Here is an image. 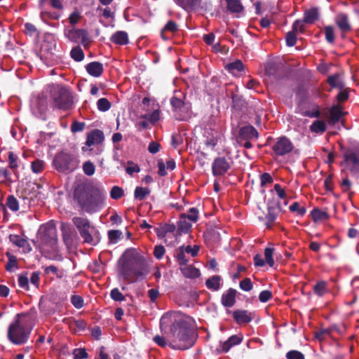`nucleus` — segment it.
<instances>
[{
  "mask_svg": "<svg viewBox=\"0 0 359 359\" xmlns=\"http://www.w3.org/2000/svg\"><path fill=\"white\" fill-rule=\"evenodd\" d=\"M110 296L114 301L121 302L125 300L124 295L118 288H114L111 291Z\"/></svg>",
  "mask_w": 359,
  "mask_h": 359,
  "instance_id": "obj_50",
  "label": "nucleus"
},
{
  "mask_svg": "<svg viewBox=\"0 0 359 359\" xmlns=\"http://www.w3.org/2000/svg\"><path fill=\"white\" fill-rule=\"evenodd\" d=\"M97 109L101 111H106L111 107L110 102L106 98H100L97 102Z\"/></svg>",
  "mask_w": 359,
  "mask_h": 359,
  "instance_id": "obj_44",
  "label": "nucleus"
},
{
  "mask_svg": "<svg viewBox=\"0 0 359 359\" xmlns=\"http://www.w3.org/2000/svg\"><path fill=\"white\" fill-rule=\"evenodd\" d=\"M31 168L33 172L40 173L45 168V162L41 159H36L32 163Z\"/></svg>",
  "mask_w": 359,
  "mask_h": 359,
  "instance_id": "obj_40",
  "label": "nucleus"
},
{
  "mask_svg": "<svg viewBox=\"0 0 359 359\" xmlns=\"http://www.w3.org/2000/svg\"><path fill=\"white\" fill-rule=\"evenodd\" d=\"M273 249L267 248L264 250V257L266 262L270 266H273L274 265V261L273 259Z\"/></svg>",
  "mask_w": 359,
  "mask_h": 359,
  "instance_id": "obj_47",
  "label": "nucleus"
},
{
  "mask_svg": "<svg viewBox=\"0 0 359 359\" xmlns=\"http://www.w3.org/2000/svg\"><path fill=\"white\" fill-rule=\"evenodd\" d=\"M183 276L188 278H196L200 276V271L193 265L186 264L180 267Z\"/></svg>",
  "mask_w": 359,
  "mask_h": 359,
  "instance_id": "obj_22",
  "label": "nucleus"
},
{
  "mask_svg": "<svg viewBox=\"0 0 359 359\" xmlns=\"http://www.w3.org/2000/svg\"><path fill=\"white\" fill-rule=\"evenodd\" d=\"M119 273L129 283H135L146 278L149 267L143 255L135 248H128L118 261Z\"/></svg>",
  "mask_w": 359,
  "mask_h": 359,
  "instance_id": "obj_2",
  "label": "nucleus"
},
{
  "mask_svg": "<svg viewBox=\"0 0 359 359\" xmlns=\"http://www.w3.org/2000/svg\"><path fill=\"white\" fill-rule=\"evenodd\" d=\"M257 130L252 126H245L238 130L236 140L238 144L246 149L252 147L251 141L258 138Z\"/></svg>",
  "mask_w": 359,
  "mask_h": 359,
  "instance_id": "obj_8",
  "label": "nucleus"
},
{
  "mask_svg": "<svg viewBox=\"0 0 359 359\" xmlns=\"http://www.w3.org/2000/svg\"><path fill=\"white\" fill-rule=\"evenodd\" d=\"M81 18V13L79 11H75L69 15V21L71 25H74L80 21Z\"/></svg>",
  "mask_w": 359,
  "mask_h": 359,
  "instance_id": "obj_57",
  "label": "nucleus"
},
{
  "mask_svg": "<svg viewBox=\"0 0 359 359\" xmlns=\"http://www.w3.org/2000/svg\"><path fill=\"white\" fill-rule=\"evenodd\" d=\"M51 98L55 107L67 111L73 106V100L69 90L60 85H54L50 90Z\"/></svg>",
  "mask_w": 359,
  "mask_h": 359,
  "instance_id": "obj_5",
  "label": "nucleus"
},
{
  "mask_svg": "<svg viewBox=\"0 0 359 359\" xmlns=\"http://www.w3.org/2000/svg\"><path fill=\"white\" fill-rule=\"evenodd\" d=\"M290 210L292 212H296L299 216H302L306 212V208L304 206H301L299 203L294 202L290 206Z\"/></svg>",
  "mask_w": 359,
  "mask_h": 359,
  "instance_id": "obj_46",
  "label": "nucleus"
},
{
  "mask_svg": "<svg viewBox=\"0 0 359 359\" xmlns=\"http://www.w3.org/2000/svg\"><path fill=\"white\" fill-rule=\"evenodd\" d=\"M318 18V11L317 8H311L304 13V22L312 24Z\"/></svg>",
  "mask_w": 359,
  "mask_h": 359,
  "instance_id": "obj_28",
  "label": "nucleus"
},
{
  "mask_svg": "<svg viewBox=\"0 0 359 359\" xmlns=\"http://www.w3.org/2000/svg\"><path fill=\"white\" fill-rule=\"evenodd\" d=\"M310 130L316 133H323L326 130V123L324 121L317 120L311 125Z\"/></svg>",
  "mask_w": 359,
  "mask_h": 359,
  "instance_id": "obj_32",
  "label": "nucleus"
},
{
  "mask_svg": "<svg viewBox=\"0 0 359 359\" xmlns=\"http://www.w3.org/2000/svg\"><path fill=\"white\" fill-rule=\"evenodd\" d=\"M110 196L113 199H118L123 196V190L119 187L114 186L110 191Z\"/></svg>",
  "mask_w": 359,
  "mask_h": 359,
  "instance_id": "obj_48",
  "label": "nucleus"
},
{
  "mask_svg": "<svg viewBox=\"0 0 359 359\" xmlns=\"http://www.w3.org/2000/svg\"><path fill=\"white\" fill-rule=\"evenodd\" d=\"M72 304L77 309H81L83 306V300L81 296L74 295L71 298Z\"/></svg>",
  "mask_w": 359,
  "mask_h": 359,
  "instance_id": "obj_58",
  "label": "nucleus"
},
{
  "mask_svg": "<svg viewBox=\"0 0 359 359\" xmlns=\"http://www.w3.org/2000/svg\"><path fill=\"white\" fill-rule=\"evenodd\" d=\"M195 325L191 316L180 311L167 312L160 320V328L165 337L156 335L154 341L162 347L168 344L174 349H188L196 340Z\"/></svg>",
  "mask_w": 359,
  "mask_h": 359,
  "instance_id": "obj_1",
  "label": "nucleus"
},
{
  "mask_svg": "<svg viewBox=\"0 0 359 359\" xmlns=\"http://www.w3.org/2000/svg\"><path fill=\"white\" fill-rule=\"evenodd\" d=\"M65 36L71 41L74 43L81 42L86 47L90 42L88 33L83 29H65Z\"/></svg>",
  "mask_w": 359,
  "mask_h": 359,
  "instance_id": "obj_9",
  "label": "nucleus"
},
{
  "mask_svg": "<svg viewBox=\"0 0 359 359\" xmlns=\"http://www.w3.org/2000/svg\"><path fill=\"white\" fill-rule=\"evenodd\" d=\"M72 221L79 232L84 229H92L89 221L86 218L76 217H74Z\"/></svg>",
  "mask_w": 359,
  "mask_h": 359,
  "instance_id": "obj_27",
  "label": "nucleus"
},
{
  "mask_svg": "<svg viewBox=\"0 0 359 359\" xmlns=\"http://www.w3.org/2000/svg\"><path fill=\"white\" fill-rule=\"evenodd\" d=\"M191 224L187 222L185 218L180 216V220L178 223L179 229L182 231L187 232L191 228Z\"/></svg>",
  "mask_w": 359,
  "mask_h": 359,
  "instance_id": "obj_55",
  "label": "nucleus"
},
{
  "mask_svg": "<svg viewBox=\"0 0 359 359\" xmlns=\"http://www.w3.org/2000/svg\"><path fill=\"white\" fill-rule=\"evenodd\" d=\"M31 330L32 327L22 318V315L18 314L8 327V337L12 343L22 344L27 341Z\"/></svg>",
  "mask_w": 359,
  "mask_h": 359,
  "instance_id": "obj_4",
  "label": "nucleus"
},
{
  "mask_svg": "<svg viewBox=\"0 0 359 359\" xmlns=\"http://www.w3.org/2000/svg\"><path fill=\"white\" fill-rule=\"evenodd\" d=\"M123 236L120 230H110L108 231V238L111 243H116Z\"/></svg>",
  "mask_w": 359,
  "mask_h": 359,
  "instance_id": "obj_39",
  "label": "nucleus"
},
{
  "mask_svg": "<svg viewBox=\"0 0 359 359\" xmlns=\"http://www.w3.org/2000/svg\"><path fill=\"white\" fill-rule=\"evenodd\" d=\"M175 2L185 10L199 8L201 0H174Z\"/></svg>",
  "mask_w": 359,
  "mask_h": 359,
  "instance_id": "obj_23",
  "label": "nucleus"
},
{
  "mask_svg": "<svg viewBox=\"0 0 359 359\" xmlns=\"http://www.w3.org/2000/svg\"><path fill=\"white\" fill-rule=\"evenodd\" d=\"M149 194H150V190L148 188L137 187L135 190V192H134V196L136 199H137L139 201H142Z\"/></svg>",
  "mask_w": 359,
  "mask_h": 359,
  "instance_id": "obj_33",
  "label": "nucleus"
},
{
  "mask_svg": "<svg viewBox=\"0 0 359 359\" xmlns=\"http://www.w3.org/2000/svg\"><path fill=\"white\" fill-rule=\"evenodd\" d=\"M71 57L77 62H80L84 58V53L80 46L73 48L70 52Z\"/></svg>",
  "mask_w": 359,
  "mask_h": 359,
  "instance_id": "obj_37",
  "label": "nucleus"
},
{
  "mask_svg": "<svg viewBox=\"0 0 359 359\" xmlns=\"http://www.w3.org/2000/svg\"><path fill=\"white\" fill-rule=\"evenodd\" d=\"M236 291L234 289L228 290L222 297V303L226 307H231L236 302Z\"/></svg>",
  "mask_w": 359,
  "mask_h": 359,
  "instance_id": "obj_20",
  "label": "nucleus"
},
{
  "mask_svg": "<svg viewBox=\"0 0 359 359\" xmlns=\"http://www.w3.org/2000/svg\"><path fill=\"white\" fill-rule=\"evenodd\" d=\"M177 24L174 21L170 20L167 22V24L165 25L164 28L163 29L162 34L165 32H170L174 33L175 32L177 31Z\"/></svg>",
  "mask_w": 359,
  "mask_h": 359,
  "instance_id": "obj_54",
  "label": "nucleus"
},
{
  "mask_svg": "<svg viewBox=\"0 0 359 359\" xmlns=\"http://www.w3.org/2000/svg\"><path fill=\"white\" fill-rule=\"evenodd\" d=\"M86 69L90 75L99 77L103 72V65L99 62H92L86 66Z\"/></svg>",
  "mask_w": 359,
  "mask_h": 359,
  "instance_id": "obj_18",
  "label": "nucleus"
},
{
  "mask_svg": "<svg viewBox=\"0 0 359 359\" xmlns=\"http://www.w3.org/2000/svg\"><path fill=\"white\" fill-rule=\"evenodd\" d=\"M225 68L233 76H239L244 70V65L241 60H237L226 65Z\"/></svg>",
  "mask_w": 359,
  "mask_h": 359,
  "instance_id": "obj_21",
  "label": "nucleus"
},
{
  "mask_svg": "<svg viewBox=\"0 0 359 359\" xmlns=\"http://www.w3.org/2000/svg\"><path fill=\"white\" fill-rule=\"evenodd\" d=\"M95 359H109L104 347L102 346L97 350Z\"/></svg>",
  "mask_w": 359,
  "mask_h": 359,
  "instance_id": "obj_64",
  "label": "nucleus"
},
{
  "mask_svg": "<svg viewBox=\"0 0 359 359\" xmlns=\"http://www.w3.org/2000/svg\"><path fill=\"white\" fill-rule=\"evenodd\" d=\"M336 23L343 32H346L351 29L348 18L344 14H339L336 18Z\"/></svg>",
  "mask_w": 359,
  "mask_h": 359,
  "instance_id": "obj_24",
  "label": "nucleus"
},
{
  "mask_svg": "<svg viewBox=\"0 0 359 359\" xmlns=\"http://www.w3.org/2000/svg\"><path fill=\"white\" fill-rule=\"evenodd\" d=\"M6 205L11 211L13 212H16L19 210V203L16 198L13 195H10L7 197Z\"/></svg>",
  "mask_w": 359,
  "mask_h": 359,
  "instance_id": "obj_38",
  "label": "nucleus"
},
{
  "mask_svg": "<svg viewBox=\"0 0 359 359\" xmlns=\"http://www.w3.org/2000/svg\"><path fill=\"white\" fill-rule=\"evenodd\" d=\"M184 252L191 254L192 257H195L198 255V252L199 251V247L198 245H187L186 247H184Z\"/></svg>",
  "mask_w": 359,
  "mask_h": 359,
  "instance_id": "obj_63",
  "label": "nucleus"
},
{
  "mask_svg": "<svg viewBox=\"0 0 359 359\" xmlns=\"http://www.w3.org/2000/svg\"><path fill=\"white\" fill-rule=\"evenodd\" d=\"M8 166L14 173H16L18 168L20 166V161L18 156L13 151L8 154Z\"/></svg>",
  "mask_w": 359,
  "mask_h": 359,
  "instance_id": "obj_25",
  "label": "nucleus"
},
{
  "mask_svg": "<svg viewBox=\"0 0 359 359\" xmlns=\"http://www.w3.org/2000/svg\"><path fill=\"white\" fill-rule=\"evenodd\" d=\"M227 9L231 13L238 14L243 11V7L238 0H226Z\"/></svg>",
  "mask_w": 359,
  "mask_h": 359,
  "instance_id": "obj_26",
  "label": "nucleus"
},
{
  "mask_svg": "<svg viewBox=\"0 0 359 359\" xmlns=\"http://www.w3.org/2000/svg\"><path fill=\"white\" fill-rule=\"evenodd\" d=\"M312 219L314 222H323L328 219L329 216L326 211L320 209H314L311 212Z\"/></svg>",
  "mask_w": 359,
  "mask_h": 359,
  "instance_id": "obj_29",
  "label": "nucleus"
},
{
  "mask_svg": "<svg viewBox=\"0 0 359 359\" xmlns=\"http://www.w3.org/2000/svg\"><path fill=\"white\" fill-rule=\"evenodd\" d=\"M277 214L275 211V209L273 208H268V213L266 216V219L268 221L267 226L268 227H270V224H272L275 219H276Z\"/></svg>",
  "mask_w": 359,
  "mask_h": 359,
  "instance_id": "obj_49",
  "label": "nucleus"
},
{
  "mask_svg": "<svg viewBox=\"0 0 359 359\" xmlns=\"http://www.w3.org/2000/svg\"><path fill=\"white\" fill-rule=\"evenodd\" d=\"M344 163L351 171L359 170V151H347L344 156Z\"/></svg>",
  "mask_w": 359,
  "mask_h": 359,
  "instance_id": "obj_13",
  "label": "nucleus"
},
{
  "mask_svg": "<svg viewBox=\"0 0 359 359\" xmlns=\"http://www.w3.org/2000/svg\"><path fill=\"white\" fill-rule=\"evenodd\" d=\"M233 316L238 324L250 323L253 318L252 314L245 310H236L233 312Z\"/></svg>",
  "mask_w": 359,
  "mask_h": 359,
  "instance_id": "obj_16",
  "label": "nucleus"
},
{
  "mask_svg": "<svg viewBox=\"0 0 359 359\" xmlns=\"http://www.w3.org/2000/svg\"><path fill=\"white\" fill-rule=\"evenodd\" d=\"M83 170L86 175L92 176L95 173V167L91 161H88L83 163Z\"/></svg>",
  "mask_w": 359,
  "mask_h": 359,
  "instance_id": "obj_45",
  "label": "nucleus"
},
{
  "mask_svg": "<svg viewBox=\"0 0 359 359\" xmlns=\"http://www.w3.org/2000/svg\"><path fill=\"white\" fill-rule=\"evenodd\" d=\"M294 147L291 141L285 137L278 138L273 145V151L277 156H284L293 149Z\"/></svg>",
  "mask_w": 359,
  "mask_h": 359,
  "instance_id": "obj_10",
  "label": "nucleus"
},
{
  "mask_svg": "<svg viewBox=\"0 0 359 359\" xmlns=\"http://www.w3.org/2000/svg\"><path fill=\"white\" fill-rule=\"evenodd\" d=\"M88 357V353L85 349L77 348L74 351V359H84Z\"/></svg>",
  "mask_w": 359,
  "mask_h": 359,
  "instance_id": "obj_60",
  "label": "nucleus"
},
{
  "mask_svg": "<svg viewBox=\"0 0 359 359\" xmlns=\"http://www.w3.org/2000/svg\"><path fill=\"white\" fill-rule=\"evenodd\" d=\"M313 292L319 297L323 296L327 292V283L324 280L318 281L313 286Z\"/></svg>",
  "mask_w": 359,
  "mask_h": 359,
  "instance_id": "obj_31",
  "label": "nucleus"
},
{
  "mask_svg": "<svg viewBox=\"0 0 359 359\" xmlns=\"http://www.w3.org/2000/svg\"><path fill=\"white\" fill-rule=\"evenodd\" d=\"M230 168V164L224 157L215 158L212 165V173L215 176L224 175Z\"/></svg>",
  "mask_w": 359,
  "mask_h": 359,
  "instance_id": "obj_12",
  "label": "nucleus"
},
{
  "mask_svg": "<svg viewBox=\"0 0 359 359\" xmlns=\"http://www.w3.org/2000/svg\"><path fill=\"white\" fill-rule=\"evenodd\" d=\"M220 277L218 276H213L206 280V286L208 288L217 290L220 286Z\"/></svg>",
  "mask_w": 359,
  "mask_h": 359,
  "instance_id": "obj_34",
  "label": "nucleus"
},
{
  "mask_svg": "<svg viewBox=\"0 0 359 359\" xmlns=\"http://www.w3.org/2000/svg\"><path fill=\"white\" fill-rule=\"evenodd\" d=\"M327 81L330 85L332 87L341 88L343 86V83L339 74H334L329 76Z\"/></svg>",
  "mask_w": 359,
  "mask_h": 359,
  "instance_id": "obj_42",
  "label": "nucleus"
},
{
  "mask_svg": "<svg viewBox=\"0 0 359 359\" xmlns=\"http://www.w3.org/2000/svg\"><path fill=\"white\" fill-rule=\"evenodd\" d=\"M103 140V133L99 130H94L88 133L86 145L91 147L102 143Z\"/></svg>",
  "mask_w": 359,
  "mask_h": 359,
  "instance_id": "obj_14",
  "label": "nucleus"
},
{
  "mask_svg": "<svg viewBox=\"0 0 359 359\" xmlns=\"http://www.w3.org/2000/svg\"><path fill=\"white\" fill-rule=\"evenodd\" d=\"M325 34L326 40L330 43H333L334 41V29L332 27L327 26L325 28Z\"/></svg>",
  "mask_w": 359,
  "mask_h": 359,
  "instance_id": "obj_56",
  "label": "nucleus"
},
{
  "mask_svg": "<svg viewBox=\"0 0 359 359\" xmlns=\"http://www.w3.org/2000/svg\"><path fill=\"white\" fill-rule=\"evenodd\" d=\"M170 103L175 111L179 113L178 116L180 120H185L189 117L190 106L185 104L181 99L173 97Z\"/></svg>",
  "mask_w": 359,
  "mask_h": 359,
  "instance_id": "obj_11",
  "label": "nucleus"
},
{
  "mask_svg": "<svg viewBox=\"0 0 359 359\" xmlns=\"http://www.w3.org/2000/svg\"><path fill=\"white\" fill-rule=\"evenodd\" d=\"M9 239H10L11 242H12L14 245H17L18 247L25 248V247H26V245L29 247L27 243V241L24 238H22V236H20L19 235L11 234L9 236ZM30 250H31V248H29L28 250L29 251Z\"/></svg>",
  "mask_w": 359,
  "mask_h": 359,
  "instance_id": "obj_30",
  "label": "nucleus"
},
{
  "mask_svg": "<svg viewBox=\"0 0 359 359\" xmlns=\"http://www.w3.org/2000/svg\"><path fill=\"white\" fill-rule=\"evenodd\" d=\"M39 247L43 252L55 250L57 242V231L54 226L46 225L40 229L39 233Z\"/></svg>",
  "mask_w": 359,
  "mask_h": 359,
  "instance_id": "obj_6",
  "label": "nucleus"
},
{
  "mask_svg": "<svg viewBox=\"0 0 359 359\" xmlns=\"http://www.w3.org/2000/svg\"><path fill=\"white\" fill-rule=\"evenodd\" d=\"M74 198L83 210L93 212L102 206L106 192L103 189L92 184H80L74 190Z\"/></svg>",
  "mask_w": 359,
  "mask_h": 359,
  "instance_id": "obj_3",
  "label": "nucleus"
},
{
  "mask_svg": "<svg viewBox=\"0 0 359 359\" xmlns=\"http://www.w3.org/2000/svg\"><path fill=\"white\" fill-rule=\"evenodd\" d=\"M90 229H84L80 231L79 233L86 243L95 245V241L92 236Z\"/></svg>",
  "mask_w": 359,
  "mask_h": 359,
  "instance_id": "obj_43",
  "label": "nucleus"
},
{
  "mask_svg": "<svg viewBox=\"0 0 359 359\" xmlns=\"http://www.w3.org/2000/svg\"><path fill=\"white\" fill-rule=\"evenodd\" d=\"M110 41L117 45H126L129 42L128 34L123 31H117L111 35Z\"/></svg>",
  "mask_w": 359,
  "mask_h": 359,
  "instance_id": "obj_19",
  "label": "nucleus"
},
{
  "mask_svg": "<svg viewBox=\"0 0 359 359\" xmlns=\"http://www.w3.org/2000/svg\"><path fill=\"white\" fill-rule=\"evenodd\" d=\"M6 255L8 259V261L6 265V269L8 271H13L14 269H18L16 257L11 255L10 252H6Z\"/></svg>",
  "mask_w": 359,
  "mask_h": 359,
  "instance_id": "obj_35",
  "label": "nucleus"
},
{
  "mask_svg": "<svg viewBox=\"0 0 359 359\" xmlns=\"http://www.w3.org/2000/svg\"><path fill=\"white\" fill-rule=\"evenodd\" d=\"M181 217L188 219L191 222H196L198 219V211L196 208H192L189 210L187 213H183Z\"/></svg>",
  "mask_w": 359,
  "mask_h": 359,
  "instance_id": "obj_36",
  "label": "nucleus"
},
{
  "mask_svg": "<svg viewBox=\"0 0 359 359\" xmlns=\"http://www.w3.org/2000/svg\"><path fill=\"white\" fill-rule=\"evenodd\" d=\"M79 160L75 156L65 152L57 154L53 160L54 167L61 172L75 170L79 167Z\"/></svg>",
  "mask_w": 359,
  "mask_h": 359,
  "instance_id": "obj_7",
  "label": "nucleus"
},
{
  "mask_svg": "<svg viewBox=\"0 0 359 359\" xmlns=\"http://www.w3.org/2000/svg\"><path fill=\"white\" fill-rule=\"evenodd\" d=\"M242 341L243 335L241 334L232 335L226 341L222 344V351L226 353L232 346L239 344Z\"/></svg>",
  "mask_w": 359,
  "mask_h": 359,
  "instance_id": "obj_17",
  "label": "nucleus"
},
{
  "mask_svg": "<svg viewBox=\"0 0 359 359\" xmlns=\"http://www.w3.org/2000/svg\"><path fill=\"white\" fill-rule=\"evenodd\" d=\"M176 259L180 267L187 264L188 259H187L185 255L184 246H182L179 248L176 255Z\"/></svg>",
  "mask_w": 359,
  "mask_h": 359,
  "instance_id": "obj_41",
  "label": "nucleus"
},
{
  "mask_svg": "<svg viewBox=\"0 0 359 359\" xmlns=\"http://www.w3.org/2000/svg\"><path fill=\"white\" fill-rule=\"evenodd\" d=\"M286 43L289 46H293L295 45L297 42V35L296 33L291 31L289 32L286 35Z\"/></svg>",
  "mask_w": 359,
  "mask_h": 359,
  "instance_id": "obj_53",
  "label": "nucleus"
},
{
  "mask_svg": "<svg viewBox=\"0 0 359 359\" xmlns=\"http://www.w3.org/2000/svg\"><path fill=\"white\" fill-rule=\"evenodd\" d=\"M344 114V113L342 111L341 107L339 105L333 106L330 109V114L327 119L328 123L330 125L335 124L340 121Z\"/></svg>",
  "mask_w": 359,
  "mask_h": 359,
  "instance_id": "obj_15",
  "label": "nucleus"
},
{
  "mask_svg": "<svg viewBox=\"0 0 359 359\" xmlns=\"http://www.w3.org/2000/svg\"><path fill=\"white\" fill-rule=\"evenodd\" d=\"M272 294L269 290L262 291L259 295V299L261 302L265 303L271 299Z\"/></svg>",
  "mask_w": 359,
  "mask_h": 359,
  "instance_id": "obj_61",
  "label": "nucleus"
},
{
  "mask_svg": "<svg viewBox=\"0 0 359 359\" xmlns=\"http://www.w3.org/2000/svg\"><path fill=\"white\" fill-rule=\"evenodd\" d=\"M18 285L21 288H23L26 290H29V280L27 276H20L18 277Z\"/></svg>",
  "mask_w": 359,
  "mask_h": 359,
  "instance_id": "obj_62",
  "label": "nucleus"
},
{
  "mask_svg": "<svg viewBox=\"0 0 359 359\" xmlns=\"http://www.w3.org/2000/svg\"><path fill=\"white\" fill-rule=\"evenodd\" d=\"M240 287L244 291H250L252 288V283L250 278H245L240 282Z\"/></svg>",
  "mask_w": 359,
  "mask_h": 359,
  "instance_id": "obj_51",
  "label": "nucleus"
},
{
  "mask_svg": "<svg viewBox=\"0 0 359 359\" xmlns=\"http://www.w3.org/2000/svg\"><path fill=\"white\" fill-rule=\"evenodd\" d=\"M287 359H305L303 353L298 351H290L286 354Z\"/></svg>",
  "mask_w": 359,
  "mask_h": 359,
  "instance_id": "obj_52",
  "label": "nucleus"
},
{
  "mask_svg": "<svg viewBox=\"0 0 359 359\" xmlns=\"http://www.w3.org/2000/svg\"><path fill=\"white\" fill-rule=\"evenodd\" d=\"M46 273H53L57 276L58 278H61L62 276V273L58 270V269L53 266H49L45 268L44 269Z\"/></svg>",
  "mask_w": 359,
  "mask_h": 359,
  "instance_id": "obj_59",
  "label": "nucleus"
}]
</instances>
